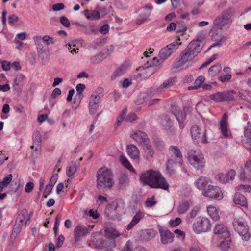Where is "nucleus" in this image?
<instances>
[{
	"label": "nucleus",
	"instance_id": "f257e3e1",
	"mask_svg": "<svg viewBox=\"0 0 251 251\" xmlns=\"http://www.w3.org/2000/svg\"><path fill=\"white\" fill-rule=\"evenodd\" d=\"M139 179L144 185H148L151 188L165 190L169 189V185L159 171L149 170L142 173L139 176Z\"/></svg>",
	"mask_w": 251,
	"mask_h": 251
},
{
	"label": "nucleus",
	"instance_id": "f03ea898",
	"mask_svg": "<svg viewBox=\"0 0 251 251\" xmlns=\"http://www.w3.org/2000/svg\"><path fill=\"white\" fill-rule=\"evenodd\" d=\"M97 188L105 191L112 188L114 184L112 172L107 168H100L97 172Z\"/></svg>",
	"mask_w": 251,
	"mask_h": 251
},
{
	"label": "nucleus",
	"instance_id": "7ed1b4c3",
	"mask_svg": "<svg viewBox=\"0 0 251 251\" xmlns=\"http://www.w3.org/2000/svg\"><path fill=\"white\" fill-rule=\"evenodd\" d=\"M235 13L234 8H231L223 11L213 22V30H223L228 28L232 22L231 17Z\"/></svg>",
	"mask_w": 251,
	"mask_h": 251
},
{
	"label": "nucleus",
	"instance_id": "20e7f679",
	"mask_svg": "<svg viewBox=\"0 0 251 251\" xmlns=\"http://www.w3.org/2000/svg\"><path fill=\"white\" fill-rule=\"evenodd\" d=\"M187 154L190 163L195 169L201 170L205 167V161L203 154L200 151L190 149L188 151Z\"/></svg>",
	"mask_w": 251,
	"mask_h": 251
},
{
	"label": "nucleus",
	"instance_id": "39448f33",
	"mask_svg": "<svg viewBox=\"0 0 251 251\" xmlns=\"http://www.w3.org/2000/svg\"><path fill=\"white\" fill-rule=\"evenodd\" d=\"M233 226L234 230L245 241H248L250 238L249 232V226L247 223L242 218H235L233 220Z\"/></svg>",
	"mask_w": 251,
	"mask_h": 251
},
{
	"label": "nucleus",
	"instance_id": "423d86ee",
	"mask_svg": "<svg viewBox=\"0 0 251 251\" xmlns=\"http://www.w3.org/2000/svg\"><path fill=\"white\" fill-rule=\"evenodd\" d=\"M103 97V90L101 88H98L93 92L89 103V110L91 115H93L96 113Z\"/></svg>",
	"mask_w": 251,
	"mask_h": 251
},
{
	"label": "nucleus",
	"instance_id": "0eeeda50",
	"mask_svg": "<svg viewBox=\"0 0 251 251\" xmlns=\"http://www.w3.org/2000/svg\"><path fill=\"white\" fill-rule=\"evenodd\" d=\"M194 231L200 234L202 232H207L211 228V224L209 219L205 217H199L193 224Z\"/></svg>",
	"mask_w": 251,
	"mask_h": 251
},
{
	"label": "nucleus",
	"instance_id": "6e6552de",
	"mask_svg": "<svg viewBox=\"0 0 251 251\" xmlns=\"http://www.w3.org/2000/svg\"><path fill=\"white\" fill-rule=\"evenodd\" d=\"M191 107L189 106L184 107L183 110H181L179 106L176 105H172L171 107V112L176 117L179 126L184 124L186 115L191 112Z\"/></svg>",
	"mask_w": 251,
	"mask_h": 251
},
{
	"label": "nucleus",
	"instance_id": "1a4fd4ad",
	"mask_svg": "<svg viewBox=\"0 0 251 251\" xmlns=\"http://www.w3.org/2000/svg\"><path fill=\"white\" fill-rule=\"evenodd\" d=\"M100 236L98 234L93 235L91 238L92 242L95 244L97 249H103L106 248H112L116 246L115 240H112L111 241L107 239H101L99 237Z\"/></svg>",
	"mask_w": 251,
	"mask_h": 251
},
{
	"label": "nucleus",
	"instance_id": "9d476101",
	"mask_svg": "<svg viewBox=\"0 0 251 251\" xmlns=\"http://www.w3.org/2000/svg\"><path fill=\"white\" fill-rule=\"evenodd\" d=\"M204 196L216 200H221L223 198V193L219 187L212 185H208L207 189L202 191Z\"/></svg>",
	"mask_w": 251,
	"mask_h": 251
},
{
	"label": "nucleus",
	"instance_id": "9b49d317",
	"mask_svg": "<svg viewBox=\"0 0 251 251\" xmlns=\"http://www.w3.org/2000/svg\"><path fill=\"white\" fill-rule=\"evenodd\" d=\"M190 47L187 48L182 53L181 58L175 63V67L177 69L183 68L184 64L188 61H191L195 57V55L191 52Z\"/></svg>",
	"mask_w": 251,
	"mask_h": 251
},
{
	"label": "nucleus",
	"instance_id": "f8f14e48",
	"mask_svg": "<svg viewBox=\"0 0 251 251\" xmlns=\"http://www.w3.org/2000/svg\"><path fill=\"white\" fill-rule=\"evenodd\" d=\"M176 81V78H170L165 80L158 88H152L149 90L147 94L149 97H151L154 95L156 92L161 93L165 91V89H167L172 86Z\"/></svg>",
	"mask_w": 251,
	"mask_h": 251
},
{
	"label": "nucleus",
	"instance_id": "ddd939ff",
	"mask_svg": "<svg viewBox=\"0 0 251 251\" xmlns=\"http://www.w3.org/2000/svg\"><path fill=\"white\" fill-rule=\"evenodd\" d=\"M190 131L192 137L195 140L205 142V126H191Z\"/></svg>",
	"mask_w": 251,
	"mask_h": 251
},
{
	"label": "nucleus",
	"instance_id": "4468645a",
	"mask_svg": "<svg viewBox=\"0 0 251 251\" xmlns=\"http://www.w3.org/2000/svg\"><path fill=\"white\" fill-rule=\"evenodd\" d=\"M158 230L160 235L161 241L163 244L167 245L173 242L174 235L166 227L159 226Z\"/></svg>",
	"mask_w": 251,
	"mask_h": 251
},
{
	"label": "nucleus",
	"instance_id": "2eb2a0df",
	"mask_svg": "<svg viewBox=\"0 0 251 251\" xmlns=\"http://www.w3.org/2000/svg\"><path fill=\"white\" fill-rule=\"evenodd\" d=\"M153 9V6L151 4H146L143 8L142 12L138 16L136 20V23L140 25L148 20L149 18L151 15V11Z\"/></svg>",
	"mask_w": 251,
	"mask_h": 251
},
{
	"label": "nucleus",
	"instance_id": "dca6fc26",
	"mask_svg": "<svg viewBox=\"0 0 251 251\" xmlns=\"http://www.w3.org/2000/svg\"><path fill=\"white\" fill-rule=\"evenodd\" d=\"M127 112V108L125 107L123 109L122 113L117 118L116 123L118 126L121 125L123 122L131 123L132 121L137 119V116L134 113H131L129 114L127 117L125 118V116Z\"/></svg>",
	"mask_w": 251,
	"mask_h": 251
},
{
	"label": "nucleus",
	"instance_id": "f3484780",
	"mask_svg": "<svg viewBox=\"0 0 251 251\" xmlns=\"http://www.w3.org/2000/svg\"><path fill=\"white\" fill-rule=\"evenodd\" d=\"M131 137L142 146L150 142L147 134L142 131H136L131 134Z\"/></svg>",
	"mask_w": 251,
	"mask_h": 251
},
{
	"label": "nucleus",
	"instance_id": "a211bd4d",
	"mask_svg": "<svg viewBox=\"0 0 251 251\" xmlns=\"http://www.w3.org/2000/svg\"><path fill=\"white\" fill-rule=\"evenodd\" d=\"M222 30H213V26L212 27L211 32L212 33L211 39L215 43L210 46L207 50H210L211 48L216 46H220L222 45V42L225 41V38L222 36L221 33Z\"/></svg>",
	"mask_w": 251,
	"mask_h": 251
},
{
	"label": "nucleus",
	"instance_id": "6ab92c4d",
	"mask_svg": "<svg viewBox=\"0 0 251 251\" xmlns=\"http://www.w3.org/2000/svg\"><path fill=\"white\" fill-rule=\"evenodd\" d=\"M214 232L218 235V238H228L230 237L229 231L227 227L223 224H217L214 227Z\"/></svg>",
	"mask_w": 251,
	"mask_h": 251
},
{
	"label": "nucleus",
	"instance_id": "aec40b11",
	"mask_svg": "<svg viewBox=\"0 0 251 251\" xmlns=\"http://www.w3.org/2000/svg\"><path fill=\"white\" fill-rule=\"evenodd\" d=\"M89 232V229L85 226L78 225L74 229V238L76 241L80 237L85 236Z\"/></svg>",
	"mask_w": 251,
	"mask_h": 251
},
{
	"label": "nucleus",
	"instance_id": "412c9836",
	"mask_svg": "<svg viewBox=\"0 0 251 251\" xmlns=\"http://www.w3.org/2000/svg\"><path fill=\"white\" fill-rule=\"evenodd\" d=\"M157 234V231L150 229H145L141 231L140 234V239L143 241H149L153 238Z\"/></svg>",
	"mask_w": 251,
	"mask_h": 251
},
{
	"label": "nucleus",
	"instance_id": "4be33fe9",
	"mask_svg": "<svg viewBox=\"0 0 251 251\" xmlns=\"http://www.w3.org/2000/svg\"><path fill=\"white\" fill-rule=\"evenodd\" d=\"M245 168L241 167L239 169L240 177L241 179H245L250 177L251 174V161H247L244 166Z\"/></svg>",
	"mask_w": 251,
	"mask_h": 251
},
{
	"label": "nucleus",
	"instance_id": "5701e85b",
	"mask_svg": "<svg viewBox=\"0 0 251 251\" xmlns=\"http://www.w3.org/2000/svg\"><path fill=\"white\" fill-rule=\"evenodd\" d=\"M127 152L129 157L133 160H138L139 159V151L137 147L133 145L130 144L127 147Z\"/></svg>",
	"mask_w": 251,
	"mask_h": 251
},
{
	"label": "nucleus",
	"instance_id": "b1692460",
	"mask_svg": "<svg viewBox=\"0 0 251 251\" xmlns=\"http://www.w3.org/2000/svg\"><path fill=\"white\" fill-rule=\"evenodd\" d=\"M145 151V157L148 161H151L154 154V151L150 142L142 146Z\"/></svg>",
	"mask_w": 251,
	"mask_h": 251
},
{
	"label": "nucleus",
	"instance_id": "393cba45",
	"mask_svg": "<svg viewBox=\"0 0 251 251\" xmlns=\"http://www.w3.org/2000/svg\"><path fill=\"white\" fill-rule=\"evenodd\" d=\"M144 214L141 210H139L134 216L130 223L127 226L126 229L129 230L136 225L144 217Z\"/></svg>",
	"mask_w": 251,
	"mask_h": 251
},
{
	"label": "nucleus",
	"instance_id": "a878e982",
	"mask_svg": "<svg viewBox=\"0 0 251 251\" xmlns=\"http://www.w3.org/2000/svg\"><path fill=\"white\" fill-rule=\"evenodd\" d=\"M76 25L80 28V29L86 34H91L95 33L97 31V28L93 25H85L82 24L77 23Z\"/></svg>",
	"mask_w": 251,
	"mask_h": 251
},
{
	"label": "nucleus",
	"instance_id": "bb28decb",
	"mask_svg": "<svg viewBox=\"0 0 251 251\" xmlns=\"http://www.w3.org/2000/svg\"><path fill=\"white\" fill-rule=\"evenodd\" d=\"M34 39L36 44L38 46H39V44L42 40L47 46L52 45L54 43L53 38L47 35H45L42 38L40 36L34 37Z\"/></svg>",
	"mask_w": 251,
	"mask_h": 251
},
{
	"label": "nucleus",
	"instance_id": "cd10ccee",
	"mask_svg": "<svg viewBox=\"0 0 251 251\" xmlns=\"http://www.w3.org/2000/svg\"><path fill=\"white\" fill-rule=\"evenodd\" d=\"M192 204L191 201H185L180 202L178 205L177 211L179 214L185 213Z\"/></svg>",
	"mask_w": 251,
	"mask_h": 251
},
{
	"label": "nucleus",
	"instance_id": "c85d7f7f",
	"mask_svg": "<svg viewBox=\"0 0 251 251\" xmlns=\"http://www.w3.org/2000/svg\"><path fill=\"white\" fill-rule=\"evenodd\" d=\"M209 179L207 177L201 176L196 181V185L198 189L204 191L207 189Z\"/></svg>",
	"mask_w": 251,
	"mask_h": 251
},
{
	"label": "nucleus",
	"instance_id": "c756f323",
	"mask_svg": "<svg viewBox=\"0 0 251 251\" xmlns=\"http://www.w3.org/2000/svg\"><path fill=\"white\" fill-rule=\"evenodd\" d=\"M170 153L175 155L176 160L178 163L181 164L182 155L180 150L176 146H171L169 149Z\"/></svg>",
	"mask_w": 251,
	"mask_h": 251
},
{
	"label": "nucleus",
	"instance_id": "7c9ffc66",
	"mask_svg": "<svg viewBox=\"0 0 251 251\" xmlns=\"http://www.w3.org/2000/svg\"><path fill=\"white\" fill-rule=\"evenodd\" d=\"M233 202L235 204L240 205L242 207H246L247 205V201L246 197L242 194L237 193L235 194Z\"/></svg>",
	"mask_w": 251,
	"mask_h": 251
},
{
	"label": "nucleus",
	"instance_id": "2f4dec72",
	"mask_svg": "<svg viewBox=\"0 0 251 251\" xmlns=\"http://www.w3.org/2000/svg\"><path fill=\"white\" fill-rule=\"evenodd\" d=\"M190 47V50L195 57L201 51L202 45L197 41H193L188 46Z\"/></svg>",
	"mask_w": 251,
	"mask_h": 251
},
{
	"label": "nucleus",
	"instance_id": "473e14b6",
	"mask_svg": "<svg viewBox=\"0 0 251 251\" xmlns=\"http://www.w3.org/2000/svg\"><path fill=\"white\" fill-rule=\"evenodd\" d=\"M104 232L105 236L110 241L115 240V238L119 236L120 235L118 231L112 227L106 228Z\"/></svg>",
	"mask_w": 251,
	"mask_h": 251
},
{
	"label": "nucleus",
	"instance_id": "72a5a7b5",
	"mask_svg": "<svg viewBox=\"0 0 251 251\" xmlns=\"http://www.w3.org/2000/svg\"><path fill=\"white\" fill-rule=\"evenodd\" d=\"M244 136L246 138L244 142V147L247 149L251 150V132L250 130L245 128Z\"/></svg>",
	"mask_w": 251,
	"mask_h": 251
},
{
	"label": "nucleus",
	"instance_id": "f704fd0d",
	"mask_svg": "<svg viewBox=\"0 0 251 251\" xmlns=\"http://www.w3.org/2000/svg\"><path fill=\"white\" fill-rule=\"evenodd\" d=\"M83 14L87 19L90 20H97L100 17L99 13L96 10L90 11L88 10H85L84 11Z\"/></svg>",
	"mask_w": 251,
	"mask_h": 251
},
{
	"label": "nucleus",
	"instance_id": "c9c22d12",
	"mask_svg": "<svg viewBox=\"0 0 251 251\" xmlns=\"http://www.w3.org/2000/svg\"><path fill=\"white\" fill-rule=\"evenodd\" d=\"M172 50L166 46L160 50L159 54V58L161 60L164 61L172 53Z\"/></svg>",
	"mask_w": 251,
	"mask_h": 251
},
{
	"label": "nucleus",
	"instance_id": "e433bc0d",
	"mask_svg": "<svg viewBox=\"0 0 251 251\" xmlns=\"http://www.w3.org/2000/svg\"><path fill=\"white\" fill-rule=\"evenodd\" d=\"M126 69L127 68L126 65H121L120 67L118 68L114 72L113 75L111 76V79L113 80L115 79L117 77L123 75L126 72Z\"/></svg>",
	"mask_w": 251,
	"mask_h": 251
},
{
	"label": "nucleus",
	"instance_id": "4c0bfd02",
	"mask_svg": "<svg viewBox=\"0 0 251 251\" xmlns=\"http://www.w3.org/2000/svg\"><path fill=\"white\" fill-rule=\"evenodd\" d=\"M33 141L35 145H36L35 149V151H38L40 148V143L41 141V137L38 131H35L33 134Z\"/></svg>",
	"mask_w": 251,
	"mask_h": 251
},
{
	"label": "nucleus",
	"instance_id": "58836bf2",
	"mask_svg": "<svg viewBox=\"0 0 251 251\" xmlns=\"http://www.w3.org/2000/svg\"><path fill=\"white\" fill-rule=\"evenodd\" d=\"M144 67L145 69L143 73V76L144 78L149 77L155 72V69L154 67H151L147 64V63L145 64Z\"/></svg>",
	"mask_w": 251,
	"mask_h": 251
},
{
	"label": "nucleus",
	"instance_id": "ea45409f",
	"mask_svg": "<svg viewBox=\"0 0 251 251\" xmlns=\"http://www.w3.org/2000/svg\"><path fill=\"white\" fill-rule=\"evenodd\" d=\"M129 182L128 176L125 174L121 175L119 177V183L121 188L126 187L128 184Z\"/></svg>",
	"mask_w": 251,
	"mask_h": 251
},
{
	"label": "nucleus",
	"instance_id": "a19ab883",
	"mask_svg": "<svg viewBox=\"0 0 251 251\" xmlns=\"http://www.w3.org/2000/svg\"><path fill=\"white\" fill-rule=\"evenodd\" d=\"M106 58V55H103L101 52L95 55L92 56L90 58V61L92 64H98Z\"/></svg>",
	"mask_w": 251,
	"mask_h": 251
},
{
	"label": "nucleus",
	"instance_id": "79ce46f5",
	"mask_svg": "<svg viewBox=\"0 0 251 251\" xmlns=\"http://www.w3.org/2000/svg\"><path fill=\"white\" fill-rule=\"evenodd\" d=\"M205 80L203 76H200L195 80L194 86H190L188 90H191L193 89H197L200 88Z\"/></svg>",
	"mask_w": 251,
	"mask_h": 251
},
{
	"label": "nucleus",
	"instance_id": "37998d69",
	"mask_svg": "<svg viewBox=\"0 0 251 251\" xmlns=\"http://www.w3.org/2000/svg\"><path fill=\"white\" fill-rule=\"evenodd\" d=\"M23 224L15 222L13 226V232L11 234V238H15L21 230Z\"/></svg>",
	"mask_w": 251,
	"mask_h": 251
},
{
	"label": "nucleus",
	"instance_id": "c03bdc74",
	"mask_svg": "<svg viewBox=\"0 0 251 251\" xmlns=\"http://www.w3.org/2000/svg\"><path fill=\"white\" fill-rule=\"evenodd\" d=\"M120 161L122 164L126 168L129 170L131 172H134L135 170L130 164L129 161L127 158L124 155H121L120 157Z\"/></svg>",
	"mask_w": 251,
	"mask_h": 251
},
{
	"label": "nucleus",
	"instance_id": "a18cd8bd",
	"mask_svg": "<svg viewBox=\"0 0 251 251\" xmlns=\"http://www.w3.org/2000/svg\"><path fill=\"white\" fill-rule=\"evenodd\" d=\"M224 240L221 241L220 244L218 245V247L222 250L227 251L229 248V245L230 242V237L228 238H223Z\"/></svg>",
	"mask_w": 251,
	"mask_h": 251
},
{
	"label": "nucleus",
	"instance_id": "49530a36",
	"mask_svg": "<svg viewBox=\"0 0 251 251\" xmlns=\"http://www.w3.org/2000/svg\"><path fill=\"white\" fill-rule=\"evenodd\" d=\"M207 212L210 216L215 221L219 219V216L218 214L217 210L215 207L213 206H209L207 207Z\"/></svg>",
	"mask_w": 251,
	"mask_h": 251
},
{
	"label": "nucleus",
	"instance_id": "de8ad7c7",
	"mask_svg": "<svg viewBox=\"0 0 251 251\" xmlns=\"http://www.w3.org/2000/svg\"><path fill=\"white\" fill-rule=\"evenodd\" d=\"M77 166L75 163H72L67 168L66 174L68 177L72 176L76 172Z\"/></svg>",
	"mask_w": 251,
	"mask_h": 251
},
{
	"label": "nucleus",
	"instance_id": "09e8293b",
	"mask_svg": "<svg viewBox=\"0 0 251 251\" xmlns=\"http://www.w3.org/2000/svg\"><path fill=\"white\" fill-rule=\"evenodd\" d=\"M209 97L210 99L216 102L224 101L223 92H219L215 94L210 95Z\"/></svg>",
	"mask_w": 251,
	"mask_h": 251
},
{
	"label": "nucleus",
	"instance_id": "8fccbe9b",
	"mask_svg": "<svg viewBox=\"0 0 251 251\" xmlns=\"http://www.w3.org/2000/svg\"><path fill=\"white\" fill-rule=\"evenodd\" d=\"M199 210L200 208L199 207H194L189 212L188 215L186 217V220L187 222H190V219L195 218L197 215Z\"/></svg>",
	"mask_w": 251,
	"mask_h": 251
},
{
	"label": "nucleus",
	"instance_id": "3c124183",
	"mask_svg": "<svg viewBox=\"0 0 251 251\" xmlns=\"http://www.w3.org/2000/svg\"><path fill=\"white\" fill-rule=\"evenodd\" d=\"M221 69V66L220 64L217 63L212 66L208 70L209 74L212 75H215L217 74Z\"/></svg>",
	"mask_w": 251,
	"mask_h": 251
},
{
	"label": "nucleus",
	"instance_id": "603ef678",
	"mask_svg": "<svg viewBox=\"0 0 251 251\" xmlns=\"http://www.w3.org/2000/svg\"><path fill=\"white\" fill-rule=\"evenodd\" d=\"M27 215L28 211L27 210L25 209L22 210L21 213L18 216L15 222L22 224L25 218V217L27 216Z\"/></svg>",
	"mask_w": 251,
	"mask_h": 251
},
{
	"label": "nucleus",
	"instance_id": "864d4df0",
	"mask_svg": "<svg viewBox=\"0 0 251 251\" xmlns=\"http://www.w3.org/2000/svg\"><path fill=\"white\" fill-rule=\"evenodd\" d=\"M85 88V86L84 84H78L77 85L76 89L77 93V95L75 96V99H76V97H78L79 99V101L81 100L83 97L82 92L84 90Z\"/></svg>",
	"mask_w": 251,
	"mask_h": 251
},
{
	"label": "nucleus",
	"instance_id": "5fc2aeb1",
	"mask_svg": "<svg viewBox=\"0 0 251 251\" xmlns=\"http://www.w3.org/2000/svg\"><path fill=\"white\" fill-rule=\"evenodd\" d=\"M235 174L236 173L234 170H231L228 173L224 174L225 176L224 177V183L228 182L229 180H232L235 176Z\"/></svg>",
	"mask_w": 251,
	"mask_h": 251
},
{
	"label": "nucleus",
	"instance_id": "6e6d98bb",
	"mask_svg": "<svg viewBox=\"0 0 251 251\" xmlns=\"http://www.w3.org/2000/svg\"><path fill=\"white\" fill-rule=\"evenodd\" d=\"M164 61L161 60L160 58L159 59L156 57H154L152 60L148 61L146 63L151 67L156 66L161 64Z\"/></svg>",
	"mask_w": 251,
	"mask_h": 251
},
{
	"label": "nucleus",
	"instance_id": "4d7b16f0",
	"mask_svg": "<svg viewBox=\"0 0 251 251\" xmlns=\"http://www.w3.org/2000/svg\"><path fill=\"white\" fill-rule=\"evenodd\" d=\"M235 92L234 91H228L227 92H223L224 100L225 101H231L234 99V94Z\"/></svg>",
	"mask_w": 251,
	"mask_h": 251
},
{
	"label": "nucleus",
	"instance_id": "13d9d810",
	"mask_svg": "<svg viewBox=\"0 0 251 251\" xmlns=\"http://www.w3.org/2000/svg\"><path fill=\"white\" fill-rule=\"evenodd\" d=\"M12 177V175L9 174L3 178L2 181H1L0 183L3 185V186H5L6 187L11 182Z\"/></svg>",
	"mask_w": 251,
	"mask_h": 251
},
{
	"label": "nucleus",
	"instance_id": "bf43d9fd",
	"mask_svg": "<svg viewBox=\"0 0 251 251\" xmlns=\"http://www.w3.org/2000/svg\"><path fill=\"white\" fill-rule=\"evenodd\" d=\"M114 47L113 46L108 47L106 49L103 50L101 52L103 55H106V58L109 56L113 51Z\"/></svg>",
	"mask_w": 251,
	"mask_h": 251
},
{
	"label": "nucleus",
	"instance_id": "052dcab7",
	"mask_svg": "<svg viewBox=\"0 0 251 251\" xmlns=\"http://www.w3.org/2000/svg\"><path fill=\"white\" fill-rule=\"evenodd\" d=\"M25 78V76L22 74H18L16 76V77L14 80V83L16 85L18 86L20 85L21 82L24 80Z\"/></svg>",
	"mask_w": 251,
	"mask_h": 251
},
{
	"label": "nucleus",
	"instance_id": "680f3d73",
	"mask_svg": "<svg viewBox=\"0 0 251 251\" xmlns=\"http://www.w3.org/2000/svg\"><path fill=\"white\" fill-rule=\"evenodd\" d=\"M231 77L232 75L231 74H227L226 75H221L219 77V79L222 82L225 83L229 81L231 79Z\"/></svg>",
	"mask_w": 251,
	"mask_h": 251
},
{
	"label": "nucleus",
	"instance_id": "e2e57ef3",
	"mask_svg": "<svg viewBox=\"0 0 251 251\" xmlns=\"http://www.w3.org/2000/svg\"><path fill=\"white\" fill-rule=\"evenodd\" d=\"M60 23L65 27H69L70 26V23L67 17L65 16H61L60 18Z\"/></svg>",
	"mask_w": 251,
	"mask_h": 251
},
{
	"label": "nucleus",
	"instance_id": "0e129e2a",
	"mask_svg": "<svg viewBox=\"0 0 251 251\" xmlns=\"http://www.w3.org/2000/svg\"><path fill=\"white\" fill-rule=\"evenodd\" d=\"M154 196L151 198H148L146 201L145 203L146 206L149 207H151L156 203V201H154Z\"/></svg>",
	"mask_w": 251,
	"mask_h": 251
},
{
	"label": "nucleus",
	"instance_id": "69168bd1",
	"mask_svg": "<svg viewBox=\"0 0 251 251\" xmlns=\"http://www.w3.org/2000/svg\"><path fill=\"white\" fill-rule=\"evenodd\" d=\"M58 175L57 174H53L51 177L49 184L48 185L53 188L55 184L56 183Z\"/></svg>",
	"mask_w": 251,
	"mask_h": 251
},
{
	"label": "nucleus",
	"instance_id": "338daca9",
	"mask_svg": "<svg viewBox=\"0 0 251 251\" xmlns=\"http://www.w3.org/2000/svg\"><path fill=\"white\" fill-rule=\"evenodd\" d=\"M181 222V219L180 218H176L174 220L170 221V225L171 227H176L178 226Z\"/></svg>",
	"mask_w": 251,
	"mask_h": 251
},
{
	"label": "nucleus",
	"instance_id": "774afa93",
	"mask_svg": "<svg viewBox=\"0 0 251 251\" xmlns=\"http://www.w3.org/2000/svg\"><path fill=\"white\" fill-rule=\"evenodd\" d=\"M238 190L241 191L250 192L251 191V187L249 185H240L238 187Z\"/></svg>",
	"mask_w": 251,
	"mask_h": 251
}]
</instances>
